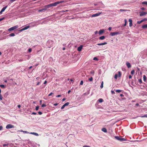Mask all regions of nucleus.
<instances>
[{
  "instance_id": "b1692460",
  "label": "nucleus",
  "mask_w": 147,
  "mask_h": 147,
  "mask_svg": "<svg viewBox=\"0 0 147 147\" xmlns=\"http://www.w3.org/2000/svg\"><path fill=\"white\" fill-rule=\"evenodd\" d=\"M116 92L119 93L121 92L122 90H115Z\"/></svg>"
},
{
  "instance_id": "8fccbe9b",
  "label": "nucleus",
  "mask_w": 147,
  "mask_h": 147,
  "mask_svg": "<svg viewBox=\"0 0 147 147\" xmlns=\"http://www.w3.org/2000/svg\"><path fill=\"white\" fill-rule=\"evenodd\" d=\"M141 9L142 10H144L145 9L144 7H142L141 8Z\"/></svg>"
},
{
  "instance_id": "20e7f679",
  "label": "nucleus",
  "mask_w": 147,
  "mask_h": 147,
  "mask_svg": "<svg viewBox=\"0 0 147 147\" xmlns=\"http://www.w3.org/2000/svg\"><path fill=\"white\" fill-rule=\"evenodd\" d=\"M140 16H145L147 14V12L144 11H140L139 12Z\"/></svg>"
},
{
  "instance_id": "f03ea898",
  "label": "nucleus",
  "mask_w": 147,
  "mask_h": 147,
  "mask_svg": "<svg viewBox=\"0 0 147 147\" xmlns=\"http://www.w3.org/2000/svg\"><path fill=\"white\" fill-rule=\"evenodd\" d=\"M115 137L116 139L121 141H126V139L123 138H121L118 136H115Z\"/></svg>"
},
{
  "instance_id": "bb28decb",
  "label": "nucleus",
  "mask_w": 147,
  "mask_h": 147,
  "mask_svg": "<svg viewBox=\"0 0 147 147\" xmlns=\"http://www.w3.org/2000/svg\"><path fill=\"white\" fill-rule=\"evenodd\" d=\"M98 101L100 102H102L103 101V100L102 98H100L98 100Z\"/></svg>"
},
{
  "instance_id": "4d7b16f0",
  "label": "nucleus",
  "mask_w": 147,
  "mask_h": 147,
  "mask_svg": "<svg viewBox=\"0 0 147 147\" xmlns=\"http://www.w3.org/2000/svg\"><path fill=\"white\" fill-rule=\"evenodd\" d=\"M83 147H91L88 146H87V145H84L83 146Z\"/></svg>"
},
{
  "instance_id": "4c0bfd02",
  "label": "nucleus",
  "mask_w": 147,
  "mask_h": 147,
  "mask_svg": "<svg viewBox=\"0 0 147 147\" xmlns=\"http://www.w3.org/2000/svg\"><path fill=\"white\" fill-rule=\"evenodd\" d=\"M0 86L1 88H4L5 87V85H1Z\"/></svg>"
},
{
  "instance_id": "58836bf2",
  "label": "nucleus",
  "mask_w": 147,
  "mask_h": 147,
  "mask_svg": "<svg viewBox=\"0 0 147 147\" xmlns=\"http://www.w3.org/2000/svg\"><path fill=\"white\" fill-rule=\"evenodd\" d=\"M83 84V80H81L80 82V85H82Z\"/></svg>"
},
{
  "instance_id": "393cba45",
  "label": "nucleus",
  "mask_w": 147,
  "mask_h": 147,
  "mask_svg": "<svg viewBox=\"0 0 147 147\" xmlns=\"http://www.w3.org/2000/svg\"><path fill=\"white\" fill-rule=\"evenodd\" d=\"M103 82L102 81L101 83V86H100V87L101 88H102L103 87Z\"/></svg>"
},
{
  "instance_id": "680f3d73",
  "label": "nucleus",
  "mask_w": 147,
  "mask_h": 147,
  "mask_svg": "<svg viewBox=\"0 0 147 147\" xmlns=\"http://www.w3.org/2000/svg\"><path fill=\"white\" fill-rule=\"evenodd\" d=\"M4 18H0V21L2 20H3L4 19Z\"/></svg>"
},
{
  "instance_id": "c9c22d12",
  "label": "nucleus",
  "mask_w": 147,
  "mask_h": 147,
  "mask_svg": "<svg viewBox=\"0 0 147 147\" xmlns=\"http://www.w3.org/2000/svg\"><path fill=\"white\" fill-rule=\"evenodd\" d=\"M127 10L126 9H120V11H126Z\"/></svg>"
},
{
  "instance_id": "2eb2a0df",
  "label": "nucleus",
  "mask_w": 147,
  "mask_h": 147,
  "mask_svg": "<svg viewBox=\"0 0 147 147\" xmlns=\"http://www.w3.org/2000/svg\"><path fill=\"white\" fill-rule=\"evenodd\" d=\"M30 134H32L36 136H38V134L37 133H35V132H31L30 133Z\"/></svg>"
},
{
  "instance_id": "6e6552de",
  "label": "nucleus",
  "mask_w": 147,
  "mask_h": 147,
  "mask_svg": "<svg viewBox=\"0 0 147 147\" xmlns=\"http://www.w3.org/2000/svg\"><path fill=\"white\" fill-rule=\"evenodd\" d=\"M7 6H6L5 7H3L1 9V11L0 12V14H1L2 13V12L4 11L5 9L7 8Z\"/></svg>"
},
{
  "instance_id": "69168bd1",
  "label": "nucleus",
  "mask_w": 147,
  "mask_h": 147,
  "mask_svg": "<svg viewBox=\"0 0 147 147\" xmlns=\"http://www.w3.org/2000/svg\"><path fill=\"white\" fill-rule=\"evenodd\" d=\"M18 61H23V60H22V59H19Z\"/></svg>"
},
{
  "instance_id": "4468645a",
  "label": "nucleus",
  "mask_w": 147,
  "mask_h": 147,
  "mask_svg": "<svg viewBox=\"0 0 147 147\" xmlns=\"http://www.w3.org/2000/svg\"><path fill=\"white\" fill-rule=\"evenodd\" d=\"M104 30L103 29L100 30L99 32V33L100 34H102L104 32Z\"/></svg>"
},
{
  "instance_id": "e2e57ef3",
  "label": "nucleus",
  "mask_w": 147,
  "mask_h": 147,
  "mask_svg": "<svg viewBox=\"0 0 147 147\" xmlns=\"http://www.w3.org/2000/svg\"><path fill=\"white\" fill-rule=\"evenodd\" d=\"M98 32L97 31H96L95 32L94 34H96Z\"/></svg>"
},
{
  "instance_id": "13d9d810",
  "label": "nucleus",
  "mask_w": 147,
  "mask_h": 147,
  "mask_svg": "<svg viewBox=\"0 0 147 147\" xmlns=\"http://www.w3.org/2000/svg\"><path fill=\"white\" fill-rule=\"evenodd\" d=\"M32 114L35 115L36 114V113L35 112H32Z\"/></svg>"
},
{
  "instance_id": "2f4dec72",
  "label": "nucleus",
  "mask_w": 147,
  "mask_h": 147,
  "mask_svg": "<svg viewBox=\"0 0 147 147\" xmlns=\"http://www.w3.org/2000/svg\"><path fill=\"white\" fill-rule=\"evenodd\" d=\"M38 11L39 12H44V11L43 9H39Z\"/></svg>"
},
{
  "instance_id": "0eeeda50",
  "label": "nucleus",
  "mask_w": 147,
  "mask_h": 147,
  "mask_svg": "<svg viewBox=\"0 0 147 147\" xmlns=\"http://www.w3.org/2000/svg\"><path fill=\"white\" fill-rule=\"evenodd\" d=\"M101 13V12H99L92 15L91 16L92 17H96L99 16Z\"/></svg>"
},
{
  "instance_id": "a18cd8bd",
  "label": "nucleus",
  "mask_w": 147,
  "mask_h": 147,
  "mask_svg": "<svg viewBox=\"0 0 147 147\" xmlns=\"http://www.w3.org/2000/svg\"><path fill=\"white\" fill-rule=\"evenodd\" d=\"M65 105H63V106L61 107V109H63L64 107H65Z\"/></svg>"
},
{
  "instance_id": "6e6d98bb",
  "label": "nucleus",
  "mask_w": 147,
  "mask_h": 147,
  "mask_svg": "<svg viewBox=\"0 0 147 147\" xmlns=\"http://www.w3.org/2000/svg\"><path fill=\"white\" fill-rule=\"evenodd\" d=\"M129 79H131L132 78V76H131V75H129Z\"/></svg>"
},
{
  "instance_id": "423d86ee",
  "label": "nucleus",
  "mask_w": 147,
  "mask_h": 147,
  "mask_svg": "<svg viewBox=\"0 0 147 147\" xmlns=\"http://www.w3.org/2000/svg\"><path fill=\"white\" fill-rule=\"evenodd\" d=\"M119 32H111L110 34L112 36H113L115 35L119 34Z\"/></svg>"
},
{
  "instance_id": "6ab92c4d",
  "label": "nucleus",
  "mask_w": 147,
  "mask_h": 147,
  "mask_svg": "<svg viewBox=\"0 0 147 147\" xmlns=\"http://www.w3.org/2000/svg\"><path fill=\"white\" fill-rule=\"evenodd\" d=\"M146 77L145 75H144L143 76V80L145 82L146 80Z\"/></svg>"
},
{
  "instance_id": "a211bd4d",
  "label": "nucleus",
  "mask_w": 147,
  "mask_h": 147,
  "mask_svg": "<svg viewBox=\"0 0 147 147\" xmlns=\"http://www.w3.org/2000/svg\"><path fill=\"white\" fill-rule=\"evenodd\" d=\"M105 38V36H103L100 37L99 39L101 40H103Z\"/></svg>"
},
{
  "instance_id": "dca6fc26",
  "label": "nucleus",
  "mask_w": 147,
  "mask_h": 147,
  "mask_svg": "<svg viewBox=\"0 0 147 147\" xmlns=\"http://www.w3.org/2000/svg\"><path fill=\"white\" fill-rule=\"evenodd\" d=\"M102 131L106 133L107 132V130L105 128H103L102 129Z\"/></svg>"
},
{
  "instance_id": "79ce46f5",
  "label": "nucleus",
  "mask_w": 147,
  "mask_h": 147,
  "mask_svg": "<svg viewBox=\"0 0 147 147\" xmlns=\"http://www.w3.org/2000/svg\"><path fill=\"white\" fill-rule=\"evenodd\" d=\"M141 117H147V114L144 115H143V116H142Z\"/></svg>"
},
{
  "instance_id": "c756f323",
  "label": "nucleus",
  "mask_w": 147,
  "mask_h": 147,
  "mask_svg": "<svg viewBox=\"0 0 147 147\" xmlns=\"http://www.w3.org/2000/svg\"><path fill=\"white\" fill-rule=\"evenodd\" d=\"M142 22H143V21H142V20L140 21H138L137 23L138 24H140V23H141Z\"/></svg>"
},
{
  "instance_id": "4be33fe9",
  "label": "nucleus",
  "mask_w": 147,
  "mask_h": 147,
  "mask_svg": "<svg viewBox=\"0 0 147 147\" xmlns=\"http://www.w3.org/2000/svg\"><path fill=\"white\" fill-rule=\"evenodd\" d=\"M142 3V4H145L147 5V1H143Z\"/></svg>"
},
{
  "instance_id": "603ef678",
  "label": "nucleus",
  "mask_w": 147,
  "mask_h": 147,
  "mask_svg": "<svg viewBox=\"0 0 147 147\" xmlns=\"http://www.w3.org/2000/svg\"><path fill=\"white\" fill-rule=\"evenodd\" d=\"M58 105V103H56L54 104L53 105L55 106H56L57 105Z\"/></svg>"
},
{
  "instance_id": "052dcab7",
  "label": "nucleus",
  "mask_w": 147,
  "mask_h": 147,
  "mask_svg": "<svg viewBox=\"0 0 147 147\" xmlns=\"http://www.w3.org/2000/svg\"><path fill=\"white\" fill-rule=\"evenodd\" d=\"M3 129V127L2 126H0V130H1Z\"/></svg>"
},
{
  "instance_id": "0e129e2a",
  "label": "nucleus",
  "mask_w": 147,
  "mask_h": 147,
  "mask_svg": "<svg viewBox=\"0 0 147 147\" xmlns=\"http://www.w3.org/2000/svg\"><path fill=\"white\" fill-rule=\"evenodd\" d=\"M65 99H66L65 98H63V99H62V101H64V100H65Z\"/></svg>"
},
{
  "instance_id": "f8f14e48",
  "label": "nucleus",
  "mask_w": 147,
  "mask_h": 147,
  "mask_svg": "<svg viewBox=\"0 0 147 147\" xmlns=\"http://www.w3.org/2000/svg\"><path fill=\"white\" fill-rule=\"evenodd\" d=\"M126 64L127 66V67L128 68H129L131 67V65L128 62H127L126 63Z\"/></svg>"
},
{
  "instance_id": "c85d7f7f",
  "label": "nucleus",
  "mask_w": 147,
  "mask_h": 147,
  "mask_svg": "<svg viewBox=\"0 0 147 147\" xmlns=\"http://www.w3.org/2000/svg\"><path fill=\"white\" fill-rule=\"evenodd\" d=\"M118 76V74H115V76H114L115 78V79H117V78Z\"/></svg>"
},
{
  "instance_id": "a19ab883",
  "label": "nucleus",
  "mask_w": 147,
  "mask_h": 147,
  "mask_svg": "<svg viewBox=\"0 0 147 147\" xmlns=\"http://www.w3.org/2000/svg\"><path fill=\"white\" fill-rule=\"evenodd\" d=\"M142 20L143 21V22H144V21H147V18H144L143 20Z\"/></svg>"
},
{
  "instance_id": "338daca9",
  "label": "nucleus",
  "mask_w": 147,
  "mask_h": 147,
  "mask_svg": "<svg viewBox=\"0 0 147 147\" xmlns=\"http://www.w3.org/2000/svg\"><path fill=\"white\" fill-rule=\"evenodd\" d=\"M18 107L20 108L21 107V105H18Z\"/></svg>"
},
{
  "instance_id": "f257e3e1",
  "label": "nucleus",
  "mask_w": 147,
  "mask_h": 147,
  "mask_svg": "<svg viewBox=\"0 0 147 147\" xmlns=\"http://www.w3.org/2000/svg\"><path fill=\"white\" fill-rule=\"evenodd\" d=\"M64 2H65L64 1H57L48 5H46L44 6V7L43 8V10L45 11L46 10L47 8H48L52 6H55L58 4Z\"/></svg>"
},
{
  "instance_id": "72a5a7b5",
  "label": "nucleus",
  "mask_w": 147,
  "mask_h": 147,
  "mask_svg": "<svg viewBox=\"0 0 147 147\" xmlns=\"http://www.w3.org/2000/svg\"><path fill=\"white\" fill-rule=\"evenodd\" d=\"M69 102H66L65 104L64 105L65 106L68 105H69Z\"/></svg>"
},
{
  "instance_id": "a878e982",
  "label": "nucleus",
  "mask_w": 147,
  "mask_h": 147,
  "mask_svg": "<svg viewBox=\"0 0 147 147\" xmlns=\"http://www.w3.org/2000/svg\"><path fill=\"white\" fill-rule=\"evenodd\" d=\"M135 73V71L134 70H132L131 71V74H132V75H133Z\"/></svg>"
},
{
  "instance_id": "3c124183",
  "label": "nucleus",
  "mask_w": 147,
  "mask_h": 147,
  "mask_svg": "<svg viewBox=\"0 0 147 147\" xmlns=\"http://www.w3.org/2000/svg\"><path fill=\"white\" fill-rule=\"evenodd\" d=\"M112 29V28L111 27H109L108 28V30L109 31H111Z\"/></svg>"
},
{
  "instance_id": "5fc2aeb1",
  "label": "nucleus",
  "mask_w": 147,
  "mask_h": 147,
  "mask_svg": "<svg viewBox=\"0 0 147 147\" xmlns=\"http://www.w3.org/2000/svg\"><path fill=\"white\" fill-rule=\"evenodd\" d=\"M53 93H52V92H51L50 93V94H49L48 95L49 96H51V95H52V94H53Z\"/></svg>"
},
{
  "instance_id": "39448f33",
  "label": "nucleus",
  "mask_w": 147,
  "mask_h": 147,
  "mask_svg": "<svg viewBox=\"0 0 147 147\" xmlns=\"http://www.w3.org/2000/svg\"><path fill=\"white\" fill-rule=\"evenodd\" d=\"M13 125L11 124H9L7 125L6 127V128L8 129L14 127Z\"/></svg>"
},
{
  "instance_id": "774afa93",
  "label": "nucleus",
  "mask_w": 147,
  "mask_h": 147,
  "mask_svg": "<svg viewBox=\"0 0 147 147\" xmlns=\"http://www.w3.org/2000/svg\"><path fill=\"white\" fill-rule=\"evenodd\" d=\"M40 84V82H38L37 83V84L36 85H38L39 84Z\"/></svg>"
},
{
  "instance_id": "9b49d317",
  "label": "nucleus",
  "mask_w": 147,
  "mask_h": 147,
  "mask_svg": "<svg viewBox=\"0 0 147 147\" xmlns=\"http://www.w3.org/2000/svg\"><path fill=\"white\" fill-rule=\"evenodd\" d=\"M83 47V46L82 45H81L80 47H78V50L79 51H81Z\"/></svg>"
},
{
  "instance_id": "473e14b6",
  "label": "nucleus",
  "mask_w": 147,
  "mask_h": 147,
  "mask_svg": "<svg viewBox=\"0 0 147 147\" xmlns=\"http://www.w3.org/2000/svg\"><path fill=\"white\" fill-rule=\"evenodd\" d=\"M138 81L140 84H141L142 82V80L141 79H139L138 80Z\"/></svg>"
},
{
  "instance_id": "864d4df0",
  "label": "nucleus",
  "mask_w": 147,
  "mask_h": 147,
  "mask_svg": "<svg viewBox=\"0 0 147 147\" xmlns=\"http://www.w3.org/2000/svg\"><path fill=\"white\" fill-rule=\"evenodd\" d=\"M61 95H58L57 96H56V97H61Z\"/></svg>"
},
{
  "instance_id": "bf43d9fd",
  "label": "nucleus",
  "mask_w": 147,
  "mask_h": 147,
  "mask_svg": "<svg viewBox=\"0 0 147 147\" xmlns=\"http://www.w3.org/2000/svg\"><path fill=\"white\" fill-rule=\"evenodd\" d=\"M120 96L121 97H123V96H124V95L123 94H120Z\"/></svg>"
},
{
  "instance_id": "ddd939ff",
  "label": "nucleus",
  "mask_w": 147,
  "mask_h": 147,
  "mask_svg": "<svg viewBox=\"0 0 147 147\" xmlns=\"http://www.w3.org/2000/svg\"><path fill=\"white\" fill-rule=\"evenodd\" d=\"M107 44V42H104L102 43L97 44V45L98 46H100V45H105Z\"/></svg>"
},
{
  "instance_id": "7ed1b4c3",
  "label": "nucleus",
  "mask_w": 147,
  "mask_h": 147,
  "mask_svg": "<svg viewBox=\"0 0 147 147\" xmlns=\"http://www.w3.org/2000/svg\"><path fill=\"white\" fill-rule=\"evenodd\" d=\"M18 26H14L13 27H12L9 28V29H8V31H12V30H15V29L18 28Z\"/></svg>"
},
{
  "instance_id": "09e8293b",
  "label": "nucleus",
  "mask_w": 147,
  "mask_h": 147,
  "mask_svg": "<svg viewBox=\"0 0 147 147\" xmlns=\"http://www.w3.org/2000/svg\"><path fill=\"white\" fill-rule=\"evenodd\" d=\"M94 60H98V59L96 57H94L93 58Z\"/></svg>"
},
{
  "instance_id": "5701e85b",
  "label": "nucleus",
  "mask_w": 147,
  "mask_h": 147,
  "mask_svg": "<svg viewBox=\"0 0 147 147\" xmlns=\"http://www.w3.org/2000/svg\"><path fill=\"white\" fill-rule=\"evenodd\" d=\"M15 35V34L13 33H12L9 34V36H13Z\"/></svg>"
},
{
  "instance_id": "aec40b11",
  "label": "nucleus",
  "mask_w": 147,
  "mask_h": 147,
  "mask_svg": "<svg viewBox=\"0 0 147 147\" xmlns=\"http://www.w3.org/2000/svg\"><path fill=\"white\" fill-rule=\"evenodd\" d=\"M124 22H125V24L124 25V26H126L127 25V20L126 19H125L124 20Z\"/></svg>"
},
{
  "instance_id": "ea45409f",
  "label": "nucleus",
  "mask_w": 147,
  "mask_h": 147,
  "mask_svg": "<svg viewBox=\"0 0 147 147\" xmlns=\"http://www.w3.org/2000/svg\"><path fill=\"white\" fill-rule=\"evenodd\" d=\"M46 106V105L45 104H43L42 105L41 107H45Z\"/></svg>"
},
{
  "instance_id": "c03bdc74",
  "label": "nucleus",
  "mask_w": 147,
  "mask_h": 147,
  "mask_svg": "<svg viewBox=\"0 0 147 147\" xmlns=\"http://www.w3.org/2000/svg\"><path fill=\"white\" fill-rule=\"evenodd\" d=\"M42 113L41 111H39L38 112V114L40 115H41L42 114Z\"/></svg>"
},
{
  "instance_id": "f704fd0d",
  "label": "nucleus",
  "mask_w": 147,
  "mask_h": 147,
  "mask_svg": "<svg viewBox=\"0 0 147 147\" xmlns=\"http://www.w3.org/2000/svg\"><path fill=\"white\" fill-rule=\"evenodd\" d=\"M21 132H23L24 133H28V132L27 131H23L22 130H21V131H20Z\"/></svg>"
},
{
  "instance_id": "412c9836",
  "label": "nucleus",
  "mask_w": 147,
  "mask_h": 147,
  "mask_svg": "<svg viewBox=\"0 0 147 147\" xmlns=\"http://www.w3.org/2000/svg\"><path fill=\"white\" fill-rule=\"evenodd\" d=\"M121 76V71H119L118 72V76L119 77H120Z\"/></svg>"
},
{
  "instance_id": "f3484780",
  "label": "nucleus",
  "mask_w": 147,
  "mask_h": 147,
  "mask_svg": "<svg viewBox=\"0 0 147 147\" xmlns=\"http://www.w3.org/2000/svg\"><path fill=\"white\" fill-rule=\"evenodd\" d=\"M142 27L143 28H147V24L142 25Z\"/></svg>"
},
{
  "instance_id": "de8ad7c7",
  "label": "nucleus",
  "mask_w": 147,
  "mask_h": 147,
  "mask_svg": "<svg viewBox=\"0 0 147 147\" xmlns=\"http://www.w3.org/2000/svg\"><path fill=\"white\" fill-rule=\"evenodd\" d=\"M111 93L113 94H115V92L114 91L111 90Z\"/></svg>"
},
{
  "instance_id": "9d476101",
  "label": "nucleus",
  "mask_w": 147,
  "mask_h": 147,
  "mask_svg": "<svg viewBox=\"0 0 147 147\" xmlns=\"http://www.w3.org/2000/svg\"><path fill=\"white\" fill-rule=\"evenodd\" d=\"M129 26L131 27L132 26V21L131 19H129Z\"/></svg>"
},
{
  "instance_id": "7c9ffc66",
  "label": "nucleus",
  "mask_w": 147,
  "mask_h": 147,
  "mask_svg": "<svg viewBox=\"0 0 147 147\" xmlns=\"http://www.w3.org/2000/svg\"><path fill=\"white\" fill-rule=\"evenodd\" d=\"M68 11V10H62L60 12H61V13H63V12H64L67 11Z\"/></svg>"
},
{
  "instance_id": "49530a36",
  "label": "nucleus",
  "mask_w": 147,
  "mask_h": 147,
  "mask_svg": "<svg viewBox=\"0 0 147 147\" xmlns=\"http://www.w3.org/2000/svg\"><path fill=\"white\" fill-rule=\"evenodd\" d=\"M28 51L29 52H30L32 51V49L31 48H30L28 49Z\"/></svg>"
},
{
  "instance_id": "1a4fd4ad",
  "label": "nucleus",
  "mask_w": 147,
  "mask_h": 147,
  "mask_svg": "<svg viewBox=\"0 0 147 147\" xmlns=\"http://www.w3.org/2000/svg\"><path fill=\"white\" fill-rule=\"evenodd\" d=\"M30 27V26H27L24 27V28H22V29L20 30L21 31L24 30H26L28 28Z\"/></svg>"
},
{
  "instance_id": "cd10ccee",
  "label": "nucleus",
  "mask_w": 147,
  "mask_h": 147,
  "mask_svg": "<svg viewBox=\"0 0 147 147\" xmlns=\"http://www.w3.org/2000/svg\"><path fill=\"white\" fill-rule=\"evenodd\" d=\"M88 80L90 81H92L93 80L92 77H91L90 78H88Z\"/></svg>"
},
{
  "instance_id": "37998d69",
  "label": "nucleus",
  "mask_w": 147,
  "mask_h": 147,
  "mask_svg": "<svg viewBox=\"0 0 147 147\" xmlns=\"http://www.w3.org/2000/svg\"><path fill=\"white\" fill-rule=\"evenodd\" d=\"M3 99V97L2 96V95L0 94V100H2Z\"/></svg>"
},
{
  "instance_id": "e433bc0d",
  "label": "nucleus",
  "mask_w": 147,
  "mask_h": 147,
  "mask_svg": "<svg viewBox=\"0 0 147 147\" xmlns=\"http://www.w3.org/2000/svg\"><path fill=\"white\" fill-rule=\"evenodd\" d=\"M39 107L38 106H37L35 108V109L36 111H37L38 110Z\"/></svg>"
}]
</instances>
